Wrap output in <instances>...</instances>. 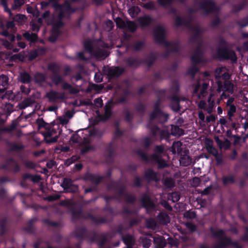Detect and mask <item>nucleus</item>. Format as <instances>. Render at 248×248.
Masks as SVG:
<instances>
[{"label": "nucleus", "instance_id": "obj_52", "mask_svg": "<svg viewBox=\"0 0 248 248\" xmlns=\"http://www.w3.org/2000/svg\"><path fill=\"white\" fill-rule=\"evenodd\" d=\"M0 5L3 7L4 11L7 13L10 17L13 16L11 10L8 7L7 0H0Z\"/></svg>", "mask_w": 248, "mask_h": 248}, {"label": "nucleus", "instance_id": "obj_32", "mask_svg": "<svg viewBox=\"0 0 248 248\" xmlns=\"http://www.w3.org/2000/svg\"><path fill=\"white\" fill-rule=\"evenodd\" d=\"M122 240L126 246H132L135 243L133 236L130 234H126L122 237Z\"/></svg>", "mask_w": 248, "mask_h": 248}, {"label": "nucleus", "instance_id": "obj_54", "mask_svg": "<svg viewBox=\"0 0 248 248\" xmlns=\"http://www.w3.org/2000/svg\"><path fill=\"white\" fill-rule=\"evenodd\" d=\"M132 186L133 187H141L142 186L141 179L139 176H136L134 177Z\"/></svg>", "mask_w": 248, "mask_h": 248}, {"label": "nucleus", "instance_id": "obj_39", "mask_svg": "<svg viewBox=\"0 0 248 248\" xmlns=\"http://www.w3.org/2000/svg\"><path fill=\"white\" fill-rule=\"evenodd\" d=\"M23 36L26 40L32 43H34L38 39V35L36 33H30L29 32H26L23 34Z\"/></svg>", "mask_w": 248, "mask_h": 248}, {"label": "nucleus", "instance_id": "obj_63", "mask_svg": "<svg viewBox=\"0 0 248 248\" xmlns=\"http://www.w3.org/2000/svg\"><path fill=\"white\" fill-rule=\"evenodd\" d=\"M151 242L152 240L146 237L142 238L141 240L142 246L144 248H149L151 245Z\"/></svg>", "mask_w": 248, "mask_h": 248}, {"label": "nucleus", "instance_id": "obj_31", "mask_svg": "<svg viewBox=\"0 0 248 248\" xmlns=\"http://www.w3.org/2000/svg\"><path fill=\"white\" fill-rule=\"evenodd\" d=\"M248 3L247 0H243L240 3L234 4L232 6V11L233 13H237L245 8L247 6Z\"/></svg>", "mask_w": 248, "mask_h": 248}, {"label": "nucleus", "instance_id": "obj_28", "mask_svg": "<svg viewBox=\"0 0 248 248\" xmlns=\"http://www.w3.org/2000/svg\"><path fill=\"white\" fill-rule=\"evenodd\" d=\"M7 222L8 217H0V236L3 235L7 232Z\"/></svg>", "mask_w": 248, "mask_h": 248}, {"label": "nucleus", "instance_id": "obj_19", "mask_svg": "<svg viewBox=\"0 0 248 248\" xmlns=\"http://www.w3.org/2000/svg\"><path fill=\"white\" fill-rule=\"evenodd\" d=\"M115 149V146L113 142H110L106 146L104 155L108 160L112 161L113 160Z\"/></svg>", "mask_w": 248, "mask_h": 248}, {"label": "nucleus", "instance_id": "obj_22", "mask_svg": "<svg viewBox=\"0 0 248 248\" xmlns=\"http://www.w3.org/2000/svg\"><path fill=\"white\" fill-rule=\"evenodd\" d=\"M124 62L127 66L134 68H138L142 63L141 60L131 56L125 59Z\"/></svg>", "mask_w": 248, "mask_h": 248}, {"label": "nucleus", "instance_id": "obj_15", "mask_svg": "<svg viewBox=\"0 0 248 248\" xmlns=\"http://www.w3.org/2000/svg\"><path fill=\"white\" fill-rule=\"evenodd\" d=\"M203 55V51L202 49V44L199 43L198 46L196 47L194 54L191 57V60L192 63L199 64L202 62V56Z\"/></svg>", "mask_w": 248, "mask_h": 248}, {"label": "nucleus", "instance_id": "obj_61", "mask_svg": "<svg viewBox=\"0 0 248 248\" xmlns=\"http://www.w3.org/2000/svg\"><path fill=\"white\" fill-rule=\"evenodd\" d=\"M160 5L163 7L170 6L174 0H157Z\"/></svg>", "mask_w": 248, "mask_h": 248}, {"label": "nucleus", "instance_id": "obj_43", "mask_svg": "<svg viewBox=\"0 0 248 248\" xmlns=\"http://www.w3.org/2000/svg\"><path fill=\"white\" fill-rule=\"evenodd\" d=\"M124 201L128 204H133L136 201L137 198L133 194H130L127 193L124 197Z\"/></svg>", "mask_w": 248, "mask_h": 248}, {"label": "nucleus", "instance_id": "obj_46", "mask_svg": "<svg viewBox=\"0 0 248 248\" xmlns=\"http://www.w3.org/2000/svg\"><path fill=\"white\" fill-rule=\"evenodd\" d=\"M171 133L174 136H182L184 134V130L177 125H172L171 127Z\"/></svg>", "mask_w": 248, "mask_h": 248}, {"label": "nucleus", "instance_id": "obj_9", "mask_svg": "<svg viewBox=\"0 0 248 248\" xmlns=\"http://www.w3.org/2000/svg\"><path fill=\"white\" fill-rule=\"evenodd\" d=\"M200 7L206 15L218 12L220 10L219 8L216 5L215 1L212 0H204L201 2Z\"/></svg>", "mask_w": 248, "mask_h": 248}, {"label": "nucleus", "instance_id": "obj_21", "mask_svg": "<svg viewBox=\"0 0 248 248\" xmlns=\"http://www.w3.org/2000/svg\"><path fill=\"white\" fill-rule=\"evenodd\" d=\"M157 56L156 53L152 52L150 53L144 60H141L142 63H144L148 67H151L156 61Z\"/></svg>", "mask_w": 248, "mask_h": 248}, {"label": "nucleus", "instance_id": "obj_57", "mask_svg": "<svg viewBox=\"0 0 248 248\" xmlns=\"http://www.w3.org/2000/svg\"><path fill=\"white\" fill-rule=\"evenodd\" d=\"M197 64H198L193 63L191 67L188 70V74H189L192 77H194L196 73L199 71Z\"/></svg>", "mask_w": 248, "mask_h": 248}, {"label": "nucleus", "instance_id": "obj_64", "mask_svg": "<svg viewBox=\"0 0 248 248\" xmlns=\"http://www.w3.org/2000/svg\"><path fill=\"white\" fill-rule=\"evenodd\" d=\"M8 80L9 78L7 76L3 74L0 76V85L3 87L7 85Z\"/></svg>", "mask_w": 248, "mask_h": 248}, {"label": "nucleus", "instance_id": "obj_26", "mask_svg": "<svg viewBox=\"0 0 248 248\" xmlns=\"http://www.w3.org/2000/svg\"><path fill=\"white\" fill-rule=\"evenodd\" d=\"M138 21L141 27H145L149 26L152 23L153 21V19L149 16L145 15L140 17L138 19Z\"/></svg>", "mask_w": 248, "mask_h": 248}, {"label": "nucleus", "instance_id": "obj_17", "mask_svg": "<svg viewBox=\"0 0 248 248\" xmlns=\"http://www.w3.org/2000/svg\"><path fill=\"white\" fill-rule=\"evenodd\" d=\"M217 91L218 92L227 91L229 93H232L233 92V84L229 80H225L223 83L221 81L217 82Z\"/></svg>", "mask_w": 248, "mask_h": 248}, {"label": "nucleus", "instance_id": "obj_2", "mask_svg": "<svg viewBox=\"0 0 248 248\" xmlns=\"http://www.w3.org/2000/svg\"><path fill=\"white\" fill-rule=\"evenodd\" d=\"M219 47L217 50V57L220 60H231L232 62L237 61V56L234 50L229 49L228 43L222 36L217 38Z\"/></svg>", "mask_w": 248, "mask_h": 248}, {"label": "nucleus", "instance_id": "obj_59", "mask_svg": "<svg viewBox=\"0 0 248 248\" xmlns=\"http://www.w3.org/2000/svg\"><path fill=\"white\" fill-rule=\"evenodd\" d=\"M180 87L178 81L175 80L172 82L170 90L172 92L175 94H177L179 91Z\"/></svg>", "mask_w": 248, "mask_h": 248}, {"label": "nucleus", "instance_id": "obj_40", "mask_svg": "<svg viewBox=\"0 0 248 248\" xmlns=\"http://www.w3.org/2000/svg\"><path fill=\"white\" fill-rule=\"evenodd\" d=\"M60 34V31L55 29H52L50 35L48 37V40L51 43H55L58 39L59 36Z\"/></svg>", "mask_w": 248, "mask_h": 248}, {"label": "nucleus", "instance_id": "obj_20", "mask_svg": "<svg viewBox=\"0 0 248 248\" xmlns=\"http://www.w3.org/2000/svg\"><path fill=\"white\" fill-rule=\"evenodd\" d=\"M144 177L148 182H157L159 181L157 173L152 169L147 170L144 172Z\"/></svg>", "mask_w": 248, "mask_h": 248}, {"label": "nucleus", "instance_id": "obj_48", "mask_svg": "<svg viewBox=\"0 0 248 248\" xmlns=\"http://www.w3.org/2000/svg\"><path fill=\"white\" fill-rule=\"evenodd\" d=\"M131 32H135L137 29V26L134 21L127 20L126 22V28Z\"/></svg>", "mask_w": 248, "mask_h": 248}, {"label": "nucleus", "instance_id": "obj_53", "mask_svg": "<svg viewBox=\"0 0 248 248\" xmlns=\"http://www.w3.org/2000/svg\"><path fill=\"white\" fill-rule=\"evenodd\" d=\"M114 21L118 28L123 29L126 28V22L122 18L117 17Z\"/></svg>", "mask_w": 248, "mask_h": 248}, {"label": "nucleus", "instance_id": "obj_47", "mask_svg": "<svg viewBox=\"0 0 248 248\" xmlns=\"http://www.w3.org/2000/svg\"><path fill=\"white\" fill-rule=\"evenodd\" d=\"M34 221L35 219H32L30 220L25 227V231L28 232L32 233L34 231V227L33 225Z\"/></svg>", "mask_w": 248, "mask_h": 248}, {"label": "nucleus", "instance_id": "obj_58", "mask_svg": "<svg viewBox=\"0 0 248 248\" xmlns=\"http://www.w3.org/2000/svg\"><path fill=\"white\" fill-rule=\"evenodd\" d=\"M229 109L227 112V115L229 117V119L232 121V118L233 116L234 113L236 112V108L235 105H231L229 106Z\"/></svg>", "mask_w": 248, "mask_h": 248}, {"label": "nucleus", "instance_id": "obj_25", "mask_svg": "<svg viewBox=\"0 0 248 248\" xmlns=\"http://www.w3.org/2000/svg\"><path fill=\"white\" fill-rule=\"evenodd\" d=\"M152 122V121H149V123L147 125V127L150 130L152 135L154 137H155L158 134H160V136L162 137L163 136L164 132L161 130L157 126L155 125H151V123Z\"/></svg>", "mask_w": 248, "mask_h": 248}, {"label": "nucleus", "instance_id": "obj_6", "mask_svg": "<svg viewBox=\"0 0 248 248\" xmlns=\"http://www.w3.org/2000/svg\"><path fill=\"white\" fill-rule=\"evenodd\" d=\"M160 105V100L158 99L154 105V109L150 114L149 119L150 121L157 119L160 123L164 124L167 121L169 115L161 109Z\"/></svg>", "mask_w": 248, "mask_h": 248}, {"label": "nucleus", "instance_id": "obj_56", "mask_svg": "<svg viewBox=\"0 0 248 248\" xmlns=\"http://www.w3.org/2000/svg\"><path fill=\"white\" fill-rule=\"evenodd\" d=\"M117 190H118V192L115 193V194L118 196V201H120L121 198L124 197L127 192L125 191V188L123 186H118Z\"/></svg>", "mask_w": 248, "mask_h": 248}, {"label": "nucleus", "instance_id": "obj_11", "mask_svg": "<svg viewBox=\"0 0 248 248\" xmlns=\"http://www.w3.org/2000/svg\"><path fill=\"white\" fill-rule=\"evenodd\" d=\"M111 176V171L108 170L105 176L96 175L90 172H87L84 175V178L85 180L89 181L97 186L102 181L105 177L110 178Z\"/></svg>", "mask_w": 248, "mask_h": 248}, {"label": "nucleus", "instance_id": "obj_24", "mask_svg": "<svg viewBox=\"0 0 248 248\" xmlns=\"http://www.w3.org/2000/svg\"><path fill=\"white\" fill-rule=\"evenodd\" d=\"M85 218L91 220L95 224L105 223L107 222L106 218L102 217H96L91 213L88 214Z\"/></svg>", "mask_w": 248, "mask_h": 248}, {"label": "nucleus", "instance_id": "obj_18", "mask_svg": "<svg viewBox=\"0 0 248 248\" xmlns=\"http://www.w3.org/2000/svg\"><path fill=\"white\" fill-rule=\"evenodd\" d=\"M74 233L75 237L79 240H83L89 237L88 232L85 227H77Z\"/></svg>", "mask_w": 248, "mask_h": 248}, {"label": "nucleus", "instance_id": "obj_51", "mask_svg": "<svg viewBox=\"0 0 248 248\" xmlns=\"http://www.w3.org/2000/svg\"><path fill=\"white\" fill-rule=\"evenodd\" d=\"M236 24L239 27L240 29L248 26V16L243 18L242 19L237 20L236 21Z\"/></svg>", "mask_w": 248, "mask_h": 248}, {"label": "nucleus", "instance_id": "obj_27", "mask_svg": "<svg viewBox=\"0 0 248 248\" xmlns=\"http://www.w3.org/2000/svg\"><path fill=\"white\" fill-rule=\"evenodd\" d=\"M32 78L31 76L26 72L20 73L19 81L23 84H29L32 81Z\"/></svg>", "mask_w": 248, "mask_h": 248}, {"label": "nucleus", "instance_id": "obj_38", "mask_svg": "<svg viewBox=\"0 0 248 248\" xmlns=\"http://www.w3.org/2000/svg\"><path fill=\"white\" fill-rule=\"evenodd\" d=\"M154 243L155 248H164L166 243L161 237H154Z\"/></svg>", "mask_w": 248, "mask_h": 248}, {"label": "nucleus", "instance_id": "obj_50", "mask_svg": "<svg viewBox=\"0 0 248 248\" xmlns=\"http://www.w3.org/2000/svg\"><path fill=\"white\" fill-rule=\"evenodd\" d=\"M135 108L137 112L143 114L146 111V107L142 103L139 102L135 105Z\"/></svg>", "mask_w": 248, "mask_h": 248}, {"label": "nucleus", "instance_id": "obj_30", "mask_svg": "<svg viewBox=\"0 0 248 248\" xmlns=\"http://www.w3.org/2000/svg\"><path fill=\"white\" fill-rule=\"evenodd\" d=\"M222 184L226 186L229 184H233L235 182V178L233 175H225L222 177Z\"/></svg>", "mask_w": 248, "mask_h": 248}, {"label": "nucleus", "instance_id": "obj_49", "mask_svg": "<svg viewBox=\"0 0 248 248\" xmlns=\"http://www.w3.org/2000/svg\"><path fill=\"white\" fill-rule=\"evenodd\" d=\"M163 185L167 188H173L175 186L173 180L170 177H166L163 181Z\"/></svg>", "mask_w": 248, "mask_h": 248}, {"label": "nucleus", "instance_id": "obj_10", "mask_svg": "<svg viewBox=\"0 0 248 248\" xmlns=\"http://www.w3.org/2000/svg\"><path fill=\"white\" fill-rule=\"evenodd\" d=\"M0 169L12 171L16 173L20 170V167L13 158L9 157L6 160L4 164L0 166Z\"/></svg>", "mask_w": 248, "mask_h": 248}, {"label": "nucleus", "instance_id": "obj_1", "mask_svg": "<svg viewBox=\"0 0 248 248\" xmlns=\"http://www.w3.org/2000/svg\"><path fill=\"white\" fill-rule=\"evenodd\" d=\"M154 36L155 41L159 44L164 45L167 47H170L167 49L162 54V57L167 58L170 52L177 53L179 51V45L177 43L168 42L166 39V31L164 28L160 25L157 26L154 31Z\"/></svg>", "mask_w": 248, "mask_h": 248}, {"label": "nucleus", "instance_id": "obj_37", "mask_svg": "<svg viewBox=\"0 0 248 248\" xmlns=\"http://www.w3.org/2000/svg\"><path fill=\"white\" fill-rule=\"evenodd\" d=\"M136 213L134 210L129 209L127 207H124L121 212V214L123 216L124 219H127L129 216H130Z\"/></svg>", "mask_w": 248, "mask_h": 248}, {"label": "nucleus", "instance_id": "obj_60", "mask_svg": "<svg viewBox=\"0 0 248 248\" xmlns=\"http://www.w3.org/2000/svg\"><path fill=\"white\" fill-rule=\"evenodd\" d=\"M142 6L147 10H155V5L154 2L152 1L145 3H143Z\"/></svg>", "mask_w": 248, "mask_h": 248}, {"label": "nucleus", "instance_id": "obj_7", "mask_svg": "<svg viewBox=\"0 0 248 248\" xmlns=\"http://www.w3.org/2000/svg\"><path fill=\"white\" fill-rule=\"evenodd\" d=\"M51 80L53 83L57 86L62 83V89L68 90L70 94H77L79 92L78 89L73 87L69 83L66 82H63V79L59 73L52 75Z\"/></svg>", "mask_w": 248, "mask_h": 248}, {"label": "nucleus", "instance_id": "obj_36", "mask_svg": "<svg viewBox=\"0 0 248 248\" xmlns=\"http://www.w3.org/2000/svg\"><path fill=\"white\" fill-rule=\"evenodd\" d=\"M46 75L42 73L37 72L34 75V81L36 83L40 84L45 81Z\"/></svg>", "mask_w": 248, "mask_h": 248}, {"label": "nucleus", "instance_id": "obj_44", "mask_svg": "<svg viewBox=\"0 0 248 248\" xmlns=\"http://www.w3.org/2000/svg\"><path fill=\"white\" fill-rule=\"evenodd\" d=\"M71 216L72 219L78 220L82 217V211L81 209L78 210L72 209L71 211Z\"/></svg>", "mask_w": 248, "mask_h": 248}, {"label": "nucleus", "instance_id": "obj_33", "mask_svg": "<svg viewBox=\"0 0 248 248\" xmlns=\"http://www.w3.org/2000/svg\"><path fill=\"white\" fill-rule=\"evenodd\" d=\"M182 143L180 141H174L171 147V151L173 154H175L176 152L178 154H180L182 152Z\"/></svg>", "mask_w": 248, "mask_h": 248}, {"label": "nucleus", "instance_id": "obj_5", "mask_svg": "<svg viewBox=\"0 0 248 248\" xmlns=\"http://www.w3.org/2000/svg\"><path fill=\"white\" fill-rule=\"evenodd\" d=\"M137 154L141 157V159L146 163H156L159 169H163L168 166L166 161L164 160L161 155L153 154L148 156L145 153L141 150L137 151Z\"/></svg>", "mask_w": 248, "mask_h": 248}, {"label": "nucleus", "instance_id": "obj_34", "mask_svg": "<svg viewBox=\"0 0 248 248\" xmlns=\"http://www.w3.org/2000/svg\"><path fill=\"white\" fill-rule=\"evenodd\" d=\"M145 44V41H138L132 45L131 48L135 51H140L143 49Z\"/></svg>", "mask_w": 248, "mask_h": 248}, {"label": "nucleus", "instance_id": "obj_62", "mask_svg": "<svg viewBox=\"0 0 248 248\" xmlns=\"http://www.w3.org/2000/svg\"><path fill=\"white\" fill-rule=\"evenodd\" d=\"M24 4L23 0H14V4L12 6V10H15L20 7Z\"/></svg>", "mask_w": 248, "mask_h": 248}, {"label": "nucleus", "instance_id": "obj_14", "mask_svg": "<svg viewBox=\"0 0 248 248\" xmlns=\"http://www.w3.org/2000/svg\"><path fill=\"white\" fill-rule=\"evenodd\" d=\"M46 97L50 103L58 102L59 100L65 99V94L64 93H60L54 90H51L46 93Z\"/></svg>", "mask_w": 248, "mask_h": 248}, {"label": "nucleus", "instance_id": "obj_4", "mask_svg": "<svg viewBox=\"0 0 248 248\" xmlns=\"http://www.w3.org/2000/svg\"><path fill=\"white\" fill-rule=\"evenodd\" d=\"M191 18L186 19L180 16H176L174 24L176 27L182 26H190V30L193 32V34L189 38V41L192 43H197L201 40L202 31L199 26H191Z\"/></svg>", "mask_w": 248, "mask_h": 248}, {"label": "nucleus", "instance_id": "obj_16", "mask_svg": "<svg viewBox=\"0 0 248 248\" xmlns=\"http://www.w3.org/2000/svg\"><path fill=\"white\" fill-rule=\"evenodd\" d=\"M113 102L112 100L108 101L106 104L104 109L105 112L100 117L103 121H107L112 115V109L113 108Z\"/></svg>", "mask_w": 248, "mask_h": 248}, {"label": "nucleus", "instance_id": "obj_35", "mask_svg": "<svg viewBox=\"0 0 248 248\" xmlns=\"http://www.w3.org/2000/svg\"><path fill=\"white\" fill-rule=\"evenodd\" d=\"M141 9L138 6H132L128 10V13L130 16L132 18H135L140 12Z\"/></svg>", "mask_w": 248, "mask_h": 248}, {"label": "nucleus", "instance_id": "obj_8", "mask_svg": "<svg viewBox=\"0 0 248 248\" xmlns=\"http://www.w3.org/2000/svg\"><path fill=\"white\" fill-rule=\"evenodd\" d=\"M77 9H73L65 12V11H59L58 14V20L52 24V29L60 31V29L64 26V23L63 21L64 18L68 19L71 15L75 13Z\"/></svg>", "mask_w": 248, "mask_h": 248}, {"label": "nucleus", "instance_id": "obj_45", "mask_svg": "<svg viewBox=\"0 0 248 248\" xmlns=\"http://www.w3.org/2000/svg\"><path fill=\"white\" fill-rule=\"evenodd\" d=\"M36 124L39 129L44 128L45 129H48L51 127L48 123L44 121L43 118L37 119L36 120Z\"/></svg>", "mask_w": 248, "mask_h": 248}, {"label": "nucleus", "instance_id": "obj_41", "mask_svg": "<svg viewBox=\"0 0 248 248\" xmlns=\"http://www.w3.org/2000/svg\"><path fill=\"white\" fill-rule=\"evenodd\" d=\"M22 179L24 180L31 179V180L33 182H38L41 179V177L38 175H32L30 173H24L22 175Z\"/></svg>", "mask_w": 248, "mask_h": 248}, {"label": "nucleus", "instance_id": "obj_55", "mask_svg": "<svg viewBox=\"0 0 248 248\" xmlns=\"http://www.w3.org/2000/svg\"><path fill=\"white\" fill-rule=\"evenodd\" d=\"M48 70L52 72L53 75L59 73L60 68L55 63H50L48 66Z\"/></svg>", "mask_w": 248, "mask_h": 248}, {"label": "nucleus", "instance_id": "obj_12", "mask_svg": "<svg viewBox=\"0 0 248 248\" xmlns=\"http://www.w3.org/2000/svg\"><path fill=\"white\" fill-rule=\"evenodd\" d=\"M104 72L109 79H113L122 75L124 72V69L119 66H111L104 69Z\"/></svg>", "mask_w": 248, "mask_h": 248}, {"label": "nucleus", "instance_id": "obj_13", "mask_svg": "<svg viewBox=\"0 0 248 248\" xmlns=\"http://www.w3.org/2000/svg\"><path fill=\"white\" fill-rule=\"evenodd\" d=\"M140 202L142 206L147 210V212L153 211L155 209V205L152 200L150 196L146 193H144L142 195L140 199Z\"/></svg>", "mask_w": 248, "mask_h": 248}, {"label": "nucleus", "instance_id": "obj_23", "mask_svg": "<svg viewBox=\"0 0 248 248\" xmlns=\"http://www.w3.org/2000/svg\"><path fill=\"white\" fill-rule=\"evenodd\" d=\"M188 151L185 150L183 152V154L181 155L180 158V163L183 166H188L191 163V158L188 155Z\"/></svg>", "mask_w": 248, "mask_h": 248}, {"label": "nucleus", "instance_id": "obj_29", "mask_svg": "<svg viewBox=\"0 0 248 248\" xmlns=\"http://www.w3.org/2000/svg\"><path fill=\"white\" fill-rule=\"evenodd\" d=\"M157 219L161 224L166 225L170 221L169 215L164 212H161L157 215Z\"/></svg>", "mask_w": 248, "mask_h": 248}, {"label": "nucleus", "instance_id": "obj_3", "mask_svg": "<svg viewBox=\"0 0 248 248\" xmlns=\"http://www.w3.org/2000/svg\"><path fill=\"white\" fill-rule=\"evenodd\" d=\"M209 230L212 237L218 239L217 243L214 246V248H226L230 245L235 248H242L237 241H232L231 238L226 236L223 230H215L213 227H211Z\"/></svg>", "mask_w": 248, "mask_h": 248}, {"label": "nucleus", "instance_id": "obj_42", "mask_svg": "<svg viewBox=\"0 0 248 248\" xmlns=\"http://www.w3.org/2000/svg\"><path fill=\"white\" fill-rule=\"evenodd\" d=\"M72 183L73 182L71 179L65 178L63 179V182L62 186L64 189L72 191L71 187L74 186Z\"/></svg>", "mask_w": 248, "mask_h": 248}]
</instances>
